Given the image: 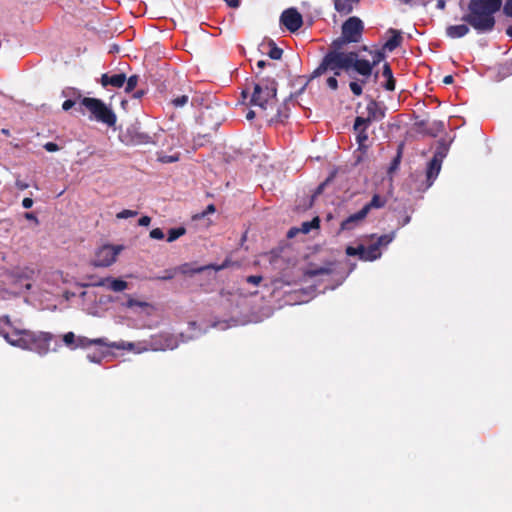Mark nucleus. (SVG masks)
<instances>
[{
  "mask_svg": "<svg viewBox=\"0 0 512 512\" xmlns=\"http://www.w3.org/2000/svg\"><path fill=\"white\" fill-rule=\"evenodd\" d=\"M388 32L391 33L392 36L383 45V50L392 52L402 44L403 37L399 30L390 28Z\"/></svg>",
  "mask_w": 512,
  "mask_h": 512,
  "instance_id": "obj_20",
  "label": "nucleus"
},
{
  "mask_svg": "<svg viewBox=\"0 0 512 512\" xmlns=\"http://www.w3.org/2000/svg\"><path fill=\"white\" fill-rule=\"evenodd\" d=\"M280 23L290 32L298 31L303 25L302 15L295 9L289 8L282 12Z\"/></svg>",
  "mask_w": 512,
  "mask_h": 512,
  "instance_id": "obj_12",
  "label": "nucleus"
},
{
  "mask_svg": "<svg viewBox=\"0 0 512 512\" xmlns=\"http://www.w3.org/2000/svg\"><path fill=\"white\" fill-rule=\"evenodd\" d=\"M506 35L512 38V25L506 29Z\"/></svg>",
  "mask_w": 512,
  "mask_h": 512,
  "instance_id": "obj_59",
  "label": "nucleus"
},
{
  "mask_svg": "<svg viewBox=\"0 0 512 512\" xmlns=\"http://www.w3.org/2000/svg\"><path fill=\"white\" fill-rule=\"evenodd\" d=\"M207 267L203 266V267H199V268H196V269H189V265L188 264H184L182 265L179 270L181 273L183 274H194V273H201L203 272L204 270H206Z\"/></svg>",
  "mask_w": 512,
  "mask_h": 512,
  "instance_id": "obj_34",
  "label": "nucleus"
},
{
  "mask_svg": "<svg viewBox=\"0 0 512 512\" xmlns=\"http://www.w3.org/2000/svg\"><path fill=\"white\" fill-rule=\"evenodd\" d=\"M341 30L344 39L349 40L351 43H359L364 32V24L360 18L352 16L342 24Z\"/></svg>",
  "mask_w": 512,
  "mask_h": 512,
  "instance_id": "obj_9",
  "label": "nucleus"
},
{
  "mask_svg": "<svg viewBox=\"0 0 512 512\" xmlns=\"http://www.w3.org/2000/svg\"><path fill=\"white\" fill-rule=\"evenodd\" d=\"M138 81H139L138 75H131L129 78H126L125 92H127V93L132 92L136 88Z\"/></svg>",
  "mask_w": 512,
  "mask_h": 512,
  "instance_id": "obj_31",
  "label": "nucleus"
},
{
  "mask_svg": "<svg viewBox=\"0 0 512 512\" xmlns=\"http://www.w3.org/2000/svg\"><path fill=\"white\" fill-rule=\"evenodd\" d=\"M329 273H331V269L323 268V267L310 271L311 276H318V275L329 274Z\"/></svg>",
  "mask_w": 512,
  "mask_h": 512,
  "instance_id": "obj_42",
  "label": "nucleus"
},
{
  "mask_svg": "<svg viewBox=\"0 0 512 512\" xmlns=\"http://www.w3.org/2000/svg\"><path fill=\"white\" fill-rule=\"evenodd\" d=\"M185 233H186V229L183 226H180L177 228H171L168 231L167 241L173 242V241L177 240L178 238H180L181 236L185 235Z\"/></svg>",
  "mask_w": 512,
  "mask_h": 512,
  "instance_id": "obj_26",
  "label": "nucleus"
},
{
  "mask_svg": "<svg viewBox=\"0 0 512 512\" xmlns=\"http://www.w3.org/2000/svg\"><path fill=\"white\" fill-rule=\"evenodd\" d=\"M410 219H411V218H410V216H406V217L404 218V220H403L402 226H404V225L408 224V223L410 222Z\"/></svg>",
  "mask_w": 512,
  "mask_h": 512,
  "instance_id": "obj_60",
  "label": "nucleus"
},
{
  "mask_svg": "<svg viewBox=\"0 0 512 512\" xmlns=\"http://www.w3.org/2000/svg\"><path fill=\"white\" fill-rule=\"evenodd\" d=\"M437 7L440 8V9H443L445 7V1L444 0H439L438 3H437Z\"/></svg>",
  "mask_w": 512,
  "mask_h": 512,
  "instance_id": "obj_58",
  "label": "nucleus"
},
{
  "mask_svg": "<svg viewBox=\"0 0 512 512\" xmlns=\"http://www.w3.org/2000/svg\"><path fill=\"white\" fill-rule=\"evenodd\" d=\"M92 345H99V346H105V347H111V348H122V346L117 345L115 343H107L106 339L104 338H96V339H89L84 336L77 337L76 344L74 347L76 348H87Z\"/></svg>",
  "mask_w": 512,
  "mask_h": 512,
  "instance_id": "obj_16",
  "label": "nucleus"
},
{
  "mask_svg": "<svg viewBox=\"0 0 512 512\" xmlns=\"http://www.w3.org/2000/svg\"><path fill=\"white\" fill-rule=\"evenodd\" d=\"M215 211H216L215 205L210 204L206 207V209L202 213L197 214L194 218L201 219V218H204L208 214L214 213Z\"/></svg>",
  "mask_w": 512,
  "mask_h": 512,
  "instance_id": "obj_38",
  "label": "nucleus"
},
{
  "mask_svg": "<svg viewBox=\"0 0 512 512\" xmlns=\"http://www.w3.org/2000/svg\"><path fill=\"white\" fill-rule=\"evenodd\" d=\"M150 237L156 240L164 239V232L160 228H154L150 231Z\"/></svg>",
  "mask_w": 512,
  "mask_h": 512,
  "instance_id": "obj_40",
  "label": "nucleus"
},
{
  "mask_svg": "<svg viewBox=\"0 0 512 512\" xmlns=\"http://www.w3.org/2000/svg\"><path fill=\"white\" fill-rule=\"evenodd\" d=\"M361 50L365 51V52H369L370 51L369 48L367 46H365V45L361 48Z\"/></svg>",
  "mask_w": 512,
  "mask_h": 512,
  "instance_id": "obj_62",
  "label": "nucleus"
},
{
  "mask_svg": "<svg viewBox=\"0 0 512 512\" xmlns=\"http://www.w3.org/2000/svg\"><path fill=\"white\" fill-rule=\"evenodd\" d=\"M22 206L26 209H29L33 206V200L29 197H26L22 201Z\"/></svg>",
  "mask_w": 512,
  "mask_h": 512,
  "instance_id": "obj_48",
  "label": "nucleus"
},
{
  "mask_svg": "<svg viewBox=\"0 0 512 512\" xmlns=\"http://www.w3.org/2000/svg\"><path fill=\"white\" fill-rule=\"evenodd\" d=\"M121 247H115L112 245H104L102 246L95 255L93 260V265L95 267H109L111 266L117 258Z\"/></svg>",
  "mask_w": 512,
  "mask_h": 512,
  "instance_id": "obj_10",
  "label": "nucleus"
},
{
  "mask_svg": "<svg viewBox=\"0 0 512 512\" xmlns=\"http://www.w3.org/2000/svg\"><path fill=\"white\" fill-rule=\"evenodd\" d=\"M77 104V101L76 100H72V99H67L63 102L62 104V109L64 111H68L70 110L71 108H73L75 105Z\"/></svg>",
  "mask_w": 512,
  "mask_h": 512,
  "instance_id": "obj_44",
  "label": "nucleus"
},
{
  "mask_svg": "<svg viewBox=\"0 0 512 512\" xmlns=\"http://www.w3.org/2000/svg\"><path fill=\"white\" fill-rule=\"evenodd\" d=\"M503 14L512 18V0H505L503 5Z\"/></svg>",
  "mask_w": 512,
  "mask_h": 512,
  "instance_id": "obj_39",
  "label": "nucleus"
},
{
  "mask_svg": "<svg viewBox=\"0 0 512 512\" xmlns=\"http://www.w3.org/2000/svg\"><path fill=\"white\" fill-rule=\"evenodd\" d=\"M132 141L135 144H148L152 142V138L147 133H135V135L132 138Z\"/></svg>",
  "mask_w": 512,
  "mask_h": 512,
  "instance_id": "obj_30",
  "label": "nucleus"
},
{
  "mask_svg": "<svg viewBox=\"0 0 512 512\" xmlns=\"http://www.w3.org/2000/svg\"><path fill=\"white\" fill-rule=\"evenodd\" d=\"M144 90H138L133 94V97L136 99H140L144 95Z\"/></svg>",
  "mask_w": 512,
  "mask_h": 512,
  "instance_id": "obj_56",
  "label": "nucleus"
},
{
  "mask_svg": "<svg viewBox=\"0 0 512 512\" xmlns=\"http://www.w3.org/2000/svg\"><path fill=\"white\" fill-rule=\"evenodd\" d=\"M151 222V218L149 216H142L139 220H138V225L139 226H148Z\"/></svg>",
  "mask_w": 512,
  "mask_h": 512,
  "instance_id": "obj_46",
  "label": "nucleus"
},
{
  "mask_svg": "<svg viewBox=\"0 0 512 512\" xmlns=\"http://www.w3.org/2000/svg\"><path fill=\"white\" fill-rule=\"evenodd\" d=\"M262 276L259 275H250L246 278L247 283L258 285L262 281Z\"/></svg>",
  "mask_w": 512,
  "mask_h": 512,
  "instance_id": "obj_43",
  "label": "nucleus"
},
{
  "mask_svg": "<svg viewBox=\"0 0 512 512\" xmlns=\"http://www.w3.org/2000/svg\"><path fill=\"white\" fill-rule=\"evenodd\" d=\"M277 82L273 78H261L253 84L250 104L263 110L272 107L276 101Z\"/></svg>",
  "mask_w": 512,
  "mask_h": 512,
  "instance_id": "obj_3",
  "label": "nucleus"
},
{
  "mask_svg": "<svg viewBox=\"0 0 512 512\" xmlns=\"http://www.w3.org/2000/svg\"><path fill=\"white\" fill-rule=\"evenodd\" d=\"M287 118H288V114L286 112L284 113V112H282L280 110L278 111V113H277V120L279 122H283Z\"/></svg>",
  "mask_w": 512,
  "mask_h": 512,
  "instance_id": "obj_51",
  "label": "nucleus"
},
{
  "mask_svg": "<svg viewBox=\"0 0 512 512\" xmlns=\"http://www.w3.org/2000/svg\"><path fill=\"white\" fill-rule=\"evenodd\" d=\"M267 65H270V63L266 62L265 60H259V61L257 62V67H258L259 69H263V68H265Z\"/></svg>",
  "mask_w": 512,
  "mask_h": 512,
  "instance_id": "obj_55",
  "label": "nucleus"
},
{
  "mask_svg": "<svg viewBox=\"0 0 512 512\" xmlns=\"http://www.w3.org/2000/svg\"><path fill=\"white\" fill-rule=\"evenodd\" d=\"M242 96H243L244 98H246V97H247V90H243V91H242Z\"/></svg>",
  "mask_w": 512,
  "mask_h": 512,
  "instance_id": "obj_63",
  "label": "nucleus"
},
{
  "mask_svg": "<svg viewBox=\"0 0 512 512\" xmlns=\"http://www.w3.org/2000/svg\"><path fill=\"white\" fill-rule=\"evenodd\" d=\"M454 81V78L452 75H446L444 78H443V83L446 84V85H449V84H452Z\"/></svg>",
  "mask_w": 512,
  "mask_h": 512,
  "instance_id": "obj_54",
  "label": "nucleus"
},
{
  "mask_svg": "<svg viewBox=\"0 0 512 512\" xmlns=\"http://www.w3.org/2000/svg\"><path fill=\"white\" fill-rule=\"evenodd\" d=\"M137 214H138L137 211L124 209L121 212L117 213L116 217H117V219H127V218L134 217Z\"/></svg>",
  "mask_w": 512,
  "mask_h": 512,
  "instance_id": "obj_37",
  "label": "nucleus"
},
{
  "mask_svg": "<svg viewBox=\"0 0 512 512\" xmlns=\"http://www.w3.org/2000/svg\"><path fill=\"white\" fill-rule=\"evenodd\" d=\"M44 148L48 152H56L59 150V146L54 142H47L44 144Z\"/></svg>",
  "mask_w": 512,
  "mask_h": 512,
  "instance_id": "obj_45",
  "label": "nucleus"
},
{
  "mask_svg": "<svg viewBox=\"0 0 512 512\" xmlns=\"http://www.w3.org/2000/svg\"><path fill=\"white\" fill-rule=\"evenodd\" d=\"M255 117V112L253 110H249L246 114V119L252 120Z\"/></svg>",
  "mask_w": 512,
  "mask_h": 512,
  "instance_id": "obj_57",
  "label": "nucleus"
},
{
  "mask_svg": "<svg viewBox=\"0 0 512 512\" xmlns=\"http://www.w3.org/2000/svg\"><path fill=\"white\" fill-rule=\"evenodd\" d=\"M78 99L80 101L79 106L75 110L80 114L84 115L85 110L83 108H86L95 120L108 126H114L116 124L117 118L115 113L112 109L107 107L102 100L97 98L81 97L80 95L78 96Z\"/></svg>",
  "mask_w": 512,
  "mask_h": 512,
  "instance_id": "obj_4",
  "label": "nucleus"
},
{
  "mask_svg": "<svg viewBox=\"0 0 512 512\" xmlns=\"http://www.w3.org/2000/svg\"><path fill=\"white\" fill-rule=\"evenodd\" d=\"M382 76L386 78V83L383 85L387 91H394L396 86V80L393 76V72L389 63L383 65Z\"/></svg>",
  "mask_w": 512,
  "mask_h": 512,
  "instance_id": "obj_22",
  "label": "nucleus"
},
{
  "mask_svg": "<svg viewBox=\"0 0 512 512\" xmlns=\"http://www.w3.org/2000/svg\"><path fill=\"white\" fill-rule=\"evenodd\" d=\"M368 127V120H364V117H356L353 128L356 132V140L360 149H365L367 147L366 142L368 141Z\"/></svg>",
  "mask_w": 512,
  "mask_h": 512,
  "instance_id": "obj_14",
  "label": "nucleus"
},
{
  "mask_svg": "<svg viewBox=\"0 0 512 512\" xmlns=\"http://www.w3.org/2000/svg\"><path fill=\"white\" fill-rule=\"evenodd\" d=\"M53 339V334L49 332L35 333L30 331V336L27 339V346L25 350H32L40 355H45L50 350V343Z\"/></svg>",
  "mask_w": 512,
  "mask_h": 512,
  "instance_id": "obj_8",
  "label": "nucleus"
},
{
  "mask_svg": "<svg viewBox=\"0 0 512 512\" xmlns=\"http://www.w3.org/2000/svg\"><path fill=\"white\" fill-rule=\"evenodd\" d=\"M387 203V199L379 194H374L371 201L366 203L362 210L365 212L366 215L369 214V212L372 209H380L383 208Z\"/></svg>",
  "mask_w": 512,
  "mask_h": 512,
  "instance_id": "obj_21",
  "label": "nucleus"
},
{
  "mask_svg": "<svg viewBox=\"0 0 512 512\" xmlns=\"http://www.w3.org/2000/svg\"><path fill=\"white\" fill-rule=\"evenodd\" d=\"M126 75L124 73L109 75L104 73L101 76V85L103 87L113 86L115 88H121L125 85Z\"/></svg>",
  "mask_w": 512,
  "mask_h": 512,
  "instance_id": "obj_18",
  "label": "nucleus"
},
{
  "mask_svg": "<svg viewBox=\"0 0 512 512\" xmlns=\"http://www.w3.org/2000/svg\"><path fill=\"white\" fill-rule=\"evenodd\" d=\"M124 306L127 308H133V307L145 308V307H149L150 305L147 302L136 300L132 297H128V300L126 301Z\"/></svg>",
  "mask_w": 512,
  "mask_h": 512,
  "instance_id": "obj_32",
  "label": "nucleus"
},
{
  "mask_svg": "<svg viewBox=\"0 0 512 512\" xmlns=\"http://www.w3.org/2000/svg\"><path fill=\"white\" fill-rule=\"evenodd\" d=\"M94 287H104L108 286V288L114 292H121L127 289L128 283L122 279H114L112 277L101 278L96 282L91 284Z\"/></svg>",
  "mask_w": 512,
  "mask_h": 512,
  "instance_id": "obj_15",
  "label": "nucleus"
},
{
  "mask_svg": "<svg viewBox=\"0 0 512 512\" xmlns=\"http://www.w3.org/2000/svg\"><path fill=\"white\" fill-rule=\"evenodd\" d=\"M294 234H295L294 229H290V230H289V232H288V234H287V236H288V237H293V236H294Z\"/></svg>",
  "mask_w": 512,
  "mask_h": 512,
  "instance_id": "obj_61",
  "label": "nucleus"
},
{
  "mask_svg": "<svg viewBox=\"0 0 512 512\" xmlns=\"http://www.w3.org/2000/svg\"><path fill=\"white\" fill-rule=\"evenodd\" d=\"M77 337L73 332H67L63 335V342L66 346H68L71 349H76L74 345L76 344Z\"/></svg>",
  "mask_w": 512,
  "mask_h": 512,
  "instance_id": "obj_33",
  "label": "nucleus"
},
{
  "mask_svg": "<svg viewBox=\"0 0 512 512\" xmlns=\"http://www.w3.org/2000/svg\"><path fill=\"white\" fill-rule=\"evenodd\" d=\"M159 160L162 163H173V162H176L179 160V155H171V156L163 155V156L159 157Z\"/></svg>",
  "mask_w": 512,
  "mask_h": 512,
  "instance_id": "obj_41",
  "label": "nucleus"
},
{
  "mask_svg": "<svg viewBox=\"0 0 512 512\" xmlns=\"http://www.w3.org/2000/svg\"><path fill=\"white\" fill-rule=\"evenodd\" d=\"M269 51L267 52L268 56L273 60H280L283 55V50L276 46V44L273 41H270L269 44Z\"/></svg>",
  "mask_w": 512,
  "mask_h": 512,
  "instance_id": "obj_25",
  "label": "nucleus"
},
{
  "mask_svg": "<svg viewBox=\"0 0 512 512\" xmlns=\"http://www.w3.org/2000/svg\"><path fill=\"white\" fill-rule=\"evenodd\" d=\"M367 79L368 78L362 77L361 79L351 81L349 83V88H350L351 92L353 93V95H355V96L362 95V93H363L362 85L367 83Z\"/></svg>",
  "mask_w": 512,
  "mask_h": 512,
  "instance_id": "obj_24",
  "label": "nucleus"
},
{
  "mask_svg": "<svg viewBox=\"0 0 512 512\" xmlns=\"http://www.w3.org/2000/svg\"><path fill=\"white\" fill-rule=\"evenodd\" d=\"M378 75H379V73H378V72L374 73V79H375V80H377Z\"/></svg>",
  "mask_w": 512,
  "mask_h": 512,
  "instance_id": "obj_64",
  "label": "nucleus"
},
{
  "mask_svg": "<svg viewBox=\"0 0 512 512\" xmlns=\"http://www.w3.org/2000/svg\"><path fill=\"white\" fill-rule=\"evenodd\" d=\"M87 359L94 363H99L101 361V357H97L95 354H87Z\"/></svg>",
  "mask_w": 512,
  "mask_h": 512,
  "instance_id": "obj_52",
  "label": "nucleus"
},
{
  "mask_svg": "<svg viewBox=\"0 0 512 512\" xmlns=\"http://www.w3.org/2000/svg\"><path fill=\"white\" fill-rule=\"evenodd\" d=\"M177 269H166L162 276H157L156 280H171L175 277Z\"/></svg>",
  "mask_w": 512,
  "mask_h": 512,
  "instance_id": "obj_36",
  "label": "nucleus"
},
{
  "mask_svg": "<svg viewBox=\"0 0 512 512\" xmlns=\"http://www.w3.org/2000/svg\"><path fill=\"white\" fill-rule=\"evenodd\" d=\"M351 42L347 39H344V35L341 33V36L334 39L326 54L323 58H326V64H337V65H345L348 63V60H355L358 57V53L355 51L345 52L343 51L345 45L350 44Z\"/></svg>",
  "mask_w": 512,
  "mask_h": 512,
  "instance_id": "obj_5",
  "label": "nucleus"
},
{
  "mask_svg": "<svg viewBox=\"0 0 512 512\" xmlns=\"http://www.w3.org/2000/svg\"><path fill=\"white\" fill-rule=\"evenodd\" d=\"M502 0H469L461 24L449 25L446 36L451 39L465 37L473 29L477 34H489L496 26L495 14L501 9Z\"/></svg>",
  "mask_w": 512,
  "mask_h": 512,
  "instance_id": "obj_1",
  "label": "nucleus"
},
{
  "mask_svg": "<svg viewBox=\"0 0 512 512\" xmlns=\"http://www.w3.org/2000/svg\"><path fill=\"white\" fill-rule=\"evenodd\" d=\"M227 266H228V261L226 260V261H225L224 263H222L221 265H209V266H206V267H207V269H208V268H212V269H214V270H216V271H220V270H222V269L226 268Z\"/></svg>",
  "mask_w": 512,
  "mask_h": 512,
  "instance_id": "obj_47",
  "label": "nucleus"
},
{
  "mask_svg": "<svg viewBox=\"0 0 512 512\" xmlns=\"http://www.w3.org/2000/svg\"><path fill=\"white\" fill-rule=\"evenodd\" d=\"M320 220L318 217L313 218L311 221L303 222L301 225V231L304 234L309 233L312 229L319 227Z\"/></svg>",
  "mask_w": 512,
  "mask_h": 512,
  "instance_id": "obj_29",
  "label": "nucleus"
},
{
  "mask_svg": "<svg viewBox=\"0 0 512 512\" xmlns=\"http://www.w3.org/2000/svg\"><path fill=\"white\" fill-rule=\"evenodd\" d=\"M15 185L19 190H25L29 187V185L27 183H25L21 180H16Z\"/></svg>",
  "mask_w": 512,
  "mask_h": 512,
  "instance_id": "obj_50",
  "label": "nucleus"
},
{
  "mask_svg": "<svg viewBox=\"0 0 512 512\" xmlns=\"http://www.w3.org/2000/svg\"><path fill=\"white\" fill-rule=\"evenodd\" d=\"M358 1L359 0H334V8L338 13L347 15L352 12L353 4Z\"/></svg>",
  "mask_w": 512,
  "mask_h": 512,
  "instance_id": "obj_23",
  "label": "nucleus"
},
{
  "mask_svg": "<svg viewBox=\"0 0 512 512\" xmlns=\"http://www.w3.org/2000/svg\"><path fill=\"white\" fill-rule=\"evenodd\" d=\"M365 251L364 245H358L357 247L348 246L346 248V254L348 256H359L361 260H363V257L365 256Z\"/></svg>",
  "mask_w": 512,
  "mask_h": 512,
  "instance_id": "obj_27",
  "label": "nucleus"
},
{
  "mask_svg": "<svg viewBox=\"0 0 512 512\" xmlns=\"http://www.w3.org/2000/svg\"><path fill=\"white\" fill-rule=\"evenodd\" d=\"M24 217L27 219V220H32V221H35L36 223L38 222V219L37 217L31 213V212H27L25 213Z\"/></svg>",
  "mask_w": 512,
  "mask_h": 512,
  "instance_id": "obj_53",
  "label": "nucleus"
},
{
  "mask_svg": "<svg viewBox=\"0 0 512 512\" xmlns=\"http://www.w3.org/2000/svg\"><path fill=\"white\" fill-rule=\"evenodd\" d=\"M402 150H403V144H400L397 149L396 156L393 158V160L390 163L389 166V172L392 173L396 171L399 168L401 159H402Z\"/></svg>",
  "mask_w": 512,
  "mask_h": 512,
  "instance_id": "obj_28",
  "label": "nucleus"
},
{
  "mask_svg": "<svg viewBox=\"0 0 512 512\" xmlns=\"http://www.w3.org/2000/svg\"><path fill=\"white\" fill-rule=\"evenodd\" d=\"M396 236V232L392 231L389 234L381 235L377 238L376 242L365 246V256L363 261H374L381 256L380 248L390 244Z\"/></svg>",
  "mask_w": 512,
  "mask_h": 512,
  "instance_id": "obj_11",
  "label": "nucleus"
},
{
  "mask_svg": "<svg viewBox=\"0 0 512 512\" xmlns=\"http://www.w3.org/2000/svg\"><path fill=\"white\" fill-rule=\"evenodd\" d=\"M189 97L187 95H181L172 100V104L174 107L179 108L183 107L188 103Z\"/></svg>",
  "mask_w": 512,
  "mask_h": 512,
  "instance_id": "obj_35",
  "label": "nucleus"
},
{
  "mask_svg": "<svg viewBox=\"0 0 512 512\" xmlns=\"http://www.w3.org/2000/svg\"><path fill=\"white\" fill-rule=\"evenodd\" d=\"M224 1L231 8H238L240 6V0H224Z\"/></svg>",
  "mask_w": 512,
  "mask_h": 512,
  "instance_id": "obj_49",
  "label": "nucleus"
},
{
  "mask_svg": "<svg viewBox=\"0 0 512 512\" xmlns=\"http://www.w3.org/2000/svg\"><path fill=\"white\" fill-rule=\"evenodd\" d=\"M385 51L386 50H383V47L378 50L369 51V54L372 57L371 61L367 59H361L359 56L356 57V73L362 77L369 78L373 74L374 67L385 59Z\"/></svg>",
  "mask_w": 512,
  "mask_h": 512,
  "instance_id": "obj_6",
  "label": "nucleus"
},
{
  "mask_svg": "<svg viewBox=\"0 0 512 512\" xmlns=\"http://www.w3.org/2000/svg\"><path fill=\"white\" fill-rule=\"evenodd\" d=\"M1 324L11 326V321H10L9 316L1 317L0 325ZM0 335H2L4 337V339L12 346L19 347L21 349H25L27 346V339L30 336V330L14 329L11 332H7V331L1 329Z\"/></svg>",
  "mask_w": 512,
  "mask_h": 512,
  "instance_id": "obj_7",
  "label": "nucleus"
},
{
  "mask_svg": "<svg viewBox=\"0 0 512 512\" xmlns=\"http://www.w3.org/2000/svg\"><path fill=\"white\" fill-rule=\"evenodd\" d=\"M441 163L442 159L439 157V154H435L433 158L428 162L426 169V184L423 190H426L432 186L441 170Z\"/></svg>",
  "mask_w": 512,
  "mask_h": 512,
  "instance_id": "obj_13",
  "label": "nucleus"
},
{
  "mask_svg": "<svg viewBox=\"0 0 512 512\" xmlns=\"http://www.w3.org/2000/svg\"><path fill=\"white\" fill-rule=\"evenodd\" d=\"M367 215L365 212L361 209L358 212L350 215L346 219H344L340 224V230L341 231H350L353 230L355 227H357L365 218Z\"/></svg>",
  "mask_w": 512,
  "mask_h": 512,
  "instance_id": "obj_17",
  "label": "nucleus"
},
{
  "mask_svg": "<svg viewBox=\"0 0 512 512\" xmlns=\"http://www.w3.org/2000/svg\"><path fill=\"white\" fill-rule=\"evenodd\" d=\"M366 110H367L368 115H367V117H364V120H368L369 125L373 120L382 119L385 116L384 110H382L379 107V104L374 99H371L369 101V103L367 104Z\"/></svg>",
  "mask_w": 512,
  "mask_h": 512,
  "instance_id": "obj_19",
  "label": "nucleus"
},
{
  "mask_svg": "<svg viewBox=\"0 0 512 512\" xmlns=\"http://www.w3.org/2000/svg\"><path fill=\"white\" fill-rule=\"evenodd\" d=\"M325 62H326V58H322L318 67L312 72V74L305 81L303 86L297 92H295L294 96L297 97L300 94H302L312 79L320 77L321 75H323L327 72H332V75L326 79V85L332 91H336L338 89L339 86H338L337 77L341 76V74L343 72L347 73L350 77H353L351 72L356 73L355 60H348V63L343 66L337 65V64H331V63L326 64Z\"/></svg>",
  "mask_w": 512,
  "mask_h": 512,
  "instance_id": "obj_2",
  "label": "nucleus"
}]
</instances>
